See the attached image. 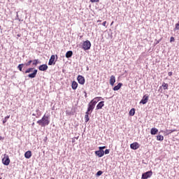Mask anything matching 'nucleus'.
Masks as SVG:
<instances>
[{
    "instance_id": "f257e3e1",
    "label": "nucleus",
    "mask_w": 179,
    "mask_h": 179,
    "mask_svg": "<svg viewBox=\"0 0 179 179\" xmlns=\"http://www.w3.org/2000/svg\"><path fill=\"white\" fill-rule=\"evenodd\" d=\"M101 99V97H95L89 103L87 112L91 113H93V110H94L96 104L100 101V99Z\"/></svg>"
},
{
    "instance_id": "f03ea898",
    "label": "nucleus",
    "mask_w": 179,
    "mask_h": 179,
    "mask_svg": "<svg viewBox=\"0 0 179 179\" xmlns=\"http://www.w3.org/2000/svg\"><path fill=\"white\" fill-rule=\"evenodd\" d=\"M36 122L41 127H47V125H50V116L44 115L41 120H38Z\"/></svg>"
},
{
    "instance_id": "7ed1b4c3",
    "label": "nucleus",
    "mask_w": 179,
    "mask_h": 179,
    "mask_svg": "<svg viewBox=\"0 0 179 179\" xmlns=\"http://www.w3.org/2000/svg\"><path fill=\"white\" fill-rule=\"evenodd\" d=\"M30 72H33L32 73H30ZM38 70L34 69V68H29L25 71V73H29L28 75V78H30L31 79H33L36 78V76L37 75Z\"/></svg>"
},
{
    "instance_id": "20e7f679",
    "label": "nucleus",
    "mask_w": 179,
    "mask_h": 179,
    "mask_svg": "<svg viewBox=\"0 0 179 179\" xmlns=\"http://www.w3.org/2000/svg\"><path fill=\"white\" fill-rule=\"evenodd\" d=\"M91 47L92 43H90V41H86L83 43V48L85 50V51L90 50Z\"/></svg>"
},
{
    "instance_id": "39448f33",
    "label": "nucleus",
    "mask_w": 179,
    "mask_h": 179,
    "mask_svg": "<svg viewBox=\"0 0 179 179\" xmlns=\"http://www.w3.org/2000/svg\"><path fill=\"white\" fill-rule=\"evenodd\" d=\"M152 176H153V172L152 171H148L142 174L141 178L142 179L150 178V177H152Z\"/></svg>"
},
{
    "instance_id": "423d86ee",
    "label": "nucleus",
    "mask_w": 179,
    "mask_h": 179,
    "mask_svg": "<svg viewBox=\"0 0 179 179\" xmlns=\"http://www.w3.org/2000/svg\"><path fill=\"white\" fill-rule=\"evenodd\" d=\"M2 163L4 164V166H9V164L10 163L9 156H8L6 154L4 155V157L2 159Z\"/></svg>"
},
{
    "instance_id": "0eeeda50",
    "label": "nucleus",
    "mask_w": 179,
    "mask_h": 179,
    "mask_svg": "<svg viewBox=\"0 0 179 179\" xmlns=\"http://www.w3.org/2000/svg\"><path fill=\"white\" fill-rule=\"evenodd\" d=\"M131 149H133V150H136V149H139L141 148V145L138 142H134L130 145Z\"/></svg>"
},
{
    "instance_id": "6e6552de",
    "label": "nucleus",
    "mask_w": 179,
    "mask_h": 179,
    "mask_svg": "<svg viewBox=\"0 0 179 179\" xmlns=\"http://www.w3.org/2000/svg\"><path fill=\"white\" fill-rule=\"evenodd\" d=\"M148 100H149V96L144 95L143 96V99L140 101V104H146V103H148Z\"/></svg>"
},
{
    "instance_id": "1a4fd4ad",
    "label": "nucleus",
    "mask_w": 179,
    "mask_h": 179,
    "mask_svg": "<svg viewBox=\"0 0 179 179\" xmlns=\"http://www.w3.org/2000/svg\"><path fill=\"white\" fill-rule=\"evenodd\" d=\"M77 80L80 85H85V77L82 76H78Z\"/></svg>"
},
{
    "instance_id": "9d476101",
    "label": "nucleus",
    "mask_w": 179,
    "mask_h": 179,
    "mask_svg": "<svg viewBox=\"0 0 179 179\" xmlns=\"http://www.w3.org/2000/svg\"><path fill=\"white\" fill-rule=\"evenodd\" d=\"M95 155H96L98 157H103L104 156V150H99L95 151Z\"/></svg>"
},
{
    "instance_id": "9b49d317",
    "label": "nucleus",
    "mask_w": 179,
    "mask_h": 179,
    "mask_svg": "<svg viewBox=\"0 0 179 179\" xmlns=\"http://www.w3.org/2000/svg\"><path fill=\"white\" fill-rule=\"evenodd\" d=\"M109 82H110V86H114V83H115V76H111L110 77Z\"/></svg>"
},
{
    "instance_id": "f8f14e48",
    "label": "nucleus",
    "mask_w": 179,
    "mask_h": 179,
    "mask_svg": "<svg viewBox=\"0 0 179 179\" xmlns=\"http://www.w3.org/2000/svg\"><path fill=\"white\" fill-rule=\"evenodd\" d=\"M39 71H47L48 69V66L47 64H42L38 67Z\"/></svg>"
},
{
    "instance_id": "ddd939ff",
    "label": "nucleus",
    "mask_w": 179,
    "mask_h": 179,
    "mask_svg": "<svg viewBox=\"0 0 179 179\" xmlns=\"http://www.w3.org/2000/svg\"><path fill=\"white\" fill-rule=\"evenodd\" d=\"M104 107V101L99 102L96 106V110H101Z\"/></svg>"
},
{
    "instance_id": "4468645a",
    "label": "nucleus",
    "mask_w": 179,
    "mask_h": 179,
    "mask_svg": "<svg viewBox=\"0 0 179 179\" xmlns=\"http://www.w3.org/2000/svg\"><path fill=\"white\" fill-rule=\"evenodd\" d=\"M55 61V55H52L49 59L48 65H52Z\"/></svg>"
},
{
    "instance_id": "2eb2a0df",
    "label": "nucleus",
    "mask_w": 179,
    "mask_h": 179,
    "mask_svg": "<svg viewBox=\"0 0 179 179\" xmlns=\"http://www.w3.org/2000/svg\"><path fill=\"white\" fill-rule=\"evenodd\" d=\"M122 86V83H120L117 84V85L115 86L113 88V90H114L115 92H117V90H120V89H121Z\"/></svg>"
},
{
    "instance_id": "dca6fc26",
    "label": "nucleus",
    "mask_w": 179,
    "mask_h": 179,
    "mask_svg": "<svg viewBox=\"0 0 179 179\" xmlns=\"http://www.w3.org/2000/svg\"><path fill=\"white\" fill-rule=\"evenodd\" d=\"M25 159H30L31 157V151L28 150L24 153Z\"/></svg>"
},
{
    "instance_id": "f3484780",
    "label": "nucleus",
    "mask_w": 179,
    "mask_h": 179,
    "mask_svg": "<svg viewBox=\"0 0 179 179\" xmlns=\"http://www.w3.org/2000/svg\"><path fill=\"white\" fill-rule=\"evenodd\" d=\"M71 87L73 90H76V89H78V83H76V81H73L71 84Z\"/></svg>"
},
{
    "instance_id": "a211bd4d",
    "label": "nucleus",
    "mask_w": 179,
    "mask_h": 179,
    "mask_svg": "<svg viewBox=\"0 0 179 179\" xmlns=\"http://www.w3.org/2000/svg\"><path fill=\"white\" fill-rule=\"evenodd\" d=\"M157 132H159V130L156 128H152L151 131H150V134L151 135H156V134H157Z\"/></svg>"
},
{
    "instance_id": "6ab92c4d",
    "label": "nucleus",
    "mask_w": 179,
    "mask_h": 179,
    "mask_svg": "<svg viewBox=\"0 0 179 179\" xmlns=\"http://www.w3.org/2000/svg\"><path fill=\"white\" fill-rule=\"evenodd\" d=\"M92 114L90 112H86L85 115V122H89V115Z\"/></svg>"
},
{
    "instance_id": "aec40b11",
    "label": "nucleus",
    "mask_w": 179,
    "mask_h": 179,
    "mask_svg": "<svg viewBox=\"0 0 179 179\" xmlns=\"http://www.w3.org/2000/svg\"><path fill=\"white\" fill-rule=\"evenodd\" d=\"M72 55H73V52L71 50H69L66 53V58H71Z\"/></svg>"
},
{
    "instance_id": "412c9836",
    "label": "nucleus",
    "mask_w": 179,
    "mask_h": 179,
    "mask_svg": "<svg viewBox=\"0 0 179 179\" xmlns=\"http://www.w3.org/2000/svg\"><path fill=\"white\" fill-rule=\"evenodd\" d=\"M162 87H163L164 90H167L169 89V84L163 83Z\"/></svg>"
},
{
    "instance_id": "4be33fe9",
    "label": "nucleus",
    "mask_w": 179,
    "mask_h": 179,
    "mask_svg": "<svg viewBox=\"0 0 179 179\" xmlns=\"http://www.w3.org/2000/svg\"><path fill=\"white\" fill-rule=\"evenodd\" d=\"M129 115H131V117H134V115H135V108H131L129 110Z\"/></svg>"
},
{
    "instance_id": "5701e85b",
    "label": "nucleus",
    "mask_w": 179,
    "mask_h": 179,
    "mask_svg": "<svg viewBox=\"0 0 179 179\" xmlns=\"http://www.w3.org/2000/svg\"><path fill=\"white\" fill-rule=\"evenodd\" d=\"M23 66H24V64H21L17 66V69L22 72L23 71Z\"/></svg>"
},
{
    "instance_id": "b1692460",
    "label": "nucleus",
    "mask_w": 179,
    "mask_h": 179,
    "mask_svg": "<svg viewBox=\"0 0 179 179\" xmlns=\"http://www.w3.org/2000/svg\"><path fill=\"white\" fill-rule=\"evenodd\" d=\"M9 118H10V115L6 116L4 117V119L3 120V124H6V122H7V121H8V120H9Z\"/></svg>"
},
{
    "instance_id": "393cba45",
    "label": "nucleus",
    "mask_w": 179,
    "mask_h": 179,
    "mask_svg": "<svg viewBox=\"0 0 179 179\" xmlns=\"http://www.w3.org/2000/svg\"><path fill=\"white\" fill-rule=\"evenodd\" d=\"M164 137L162 135L157 136V141H164Z\"/></svg>"
},
{
    "instance_id": "a878e982",
    "label": "nucleus",
    "mask_w": 179,
    "mask_h": 179,
    "mask_svg": "<svg viewBox=\"0 0 179 179\" xmlns=\"http://www.w3.org/2000/svg\"><path fill=\"white\" fill-rule=\"evenodd\" d=\"M32 64L34 65V66H37V65L38 64V59H34V61H32Z\"/></svg>"
},
{
    "instance_id": "bb28decb",
    "label": "nucleus",
    "mask_w": 179,
    "mask_h": 179,
    "mask_svg": "<svg viewBox=\"0 0 179 179\" xmlns=\"http://www.w3.org/2000/svg\"><path fill=\"white\" fill-rule=\"evenodd\" d=\"M31 62H33V60H29L28 62L25 64L26 66H30Z\"/></svg>"
},
{
    "instance_id": "cd10ccee",
    "label": "nucleus",
    "mask_w": 179,
    "mask_h": 179,
    "mask_svg": "<svg viewBox=\"0 0 179 179\" xmlns=\"http://www.w3.org/2000/svg\"><path fill=\"white\" fill-rule=\"evenodd\" d=\"M168 134H173V132H176V130H166Z\"/></svg>"
},
{
    "instance_id": "c85d7f7f",
    "label": "nucleus",
    "mask_w": 179,
    "mask_h": 179,
    "mask_svg": "<svg viewBox=\"0 0 179 179\" xmlns=\"http://www.w3.org/2000/svg\"><path fill=\"white\" fill-rule=\"evenodd\" d=\"M175 30H179V21L178 23L176 24Z\"/></svg>"
},
{
    "instance_id": "c756f323",
    "label": "nucleus",
    "mask_w": 179,
    "mask_h": 179,
    "mask_svg": "<svg viewBox=\"0 0 179 179\" xmlns=\"http://www.w3.org/2000/svg\"><path fill=\"white\" fill-rule=\"evenodd\" d=\"M101 174H103V171H99L96 173V176H101Z\"/></svg>"
},
{
    "instance_id": "7c9ffc66",
    "label": "nucleus",
    "mask_w": 179,
    "mask_h": 179,
    "mask_svg": "<svg viewBox=\"0 0 179 179\" xmlns=\"http://www.w3.org/2000/svg\"><path fill=\"white\" fill-rule=\"evenodd\" d=\"M102 25H103L104 27H107V21H104V22L102 23Z\"/></svg>"
},
{
    "instance_id": "2f4dec72",
    "label": "nucleus",
    "mask_w": 179,
    "mask_h": 179,
    "mask_svg": "<svg viewBox=\"0 0 179 179\" xmlns=\"http://www.w3.org/2000/svg\"><path fill=\"white\" fill-rule=\"evenodd\" d=\"M176 39L174 38V37L171 36L170 38V43H173V41H175Z\"/></svg>"
},
{
    "instance_id": "473e14b6",
    "label": "nucleus",
    "mask_w": 179,
    "mask_h": 179,
    "mask_svg": "<svg viewBox=\"0 0 179 179\" xmlns=\"http://www.w3.org/2000/svg\"><path fill=\"white\" fill-rule=\"evenodd\" d=\"M100 0H90V2H92V3H94V2H99Z\"/></svg>"
},
{
    "instance_id": "72a5a7b5",
    "label": "nucleus",
    "mask_w": 179,
    "mask_h": 179,
    "mask_svg": "<svg viewBox=\"0 0 179 179\" xmlns=\"http://www.w3.org/2000/svg\"><path fill=\"white\" fill-rule=\"evenodd\" d=\"M104 153L105 155H108V153H110V150H106Z\"/></svg>"
},
{
    "instance_id": "f704fd0d",
    "label": "nucleus",
    "mask_w": 179,
    "mask_h": 179,
    "mask_svg": "<svg viewBox=\"0 0 179 179\" xmlns=\"http://www.w3.org/2000/svg\"><path fill=\"white\" fill-rule=\"evenodd\" d=\"M103 149H106V146L99 147V150H103Z\"/></svg>"
},
{
    "instance_id": "c9c22d12",
    "label": "nucleus",
    "mask_w": 179,
    "mask_h": 179,
    "mask_svg": "<svg viewBox=\"0 0 179 179\" xmlns=\"http://www.w3.org/2000/svg\"><path fill=\"white\" fill-rule=\"evenodd\" d=\"M168 75L169 76H173V72H169Z\"/></svg>"
},
{
    "instance_id": "e433bc0d",
    "label": "nucleus",
    "mask_w": 179,
    "mask_h": 179,
    "mask_svg": "<svg viewBox=\"0 0 179 179\" xmlns=\"http://www.w3.org/2000/svg\"><path fill=\"white\" fill-rule=\"evenodd\" d=\"M72 143H75V138H72Z\"/></svg>"
},
{
    "instance_id": "4c0bfd02",
    "label": "nucleus",
    "mask_w": 179,
    "mask_h": 179,
    "mask_svg": "<svg viewBox=\"0 0 179 179\" xmlns=\"http://www.w3.org/2000/svg\"><path fill=\"white\" fill-rule=\"evenodd\" d=\"M0 141H3V137H2L1 136H0Z\"/></svg>"
},
{
    "instance_id": "58836bf2",
    "label": "nucleus",
    "mask_w": 179,
    "mask_h": 179,
    "mask_svg": "<svg viewBox=\"0 0 179 179\" xmlns=\"http://www.w3.org/2000/svg\"><path fill=\"white\" fill-rule=\"evenodd\" d=\"M40 115H41V113H38V116H36V118H38V117H40Z\"/></svg>"
},
{
    "instance_id": "ea45409f",
    "label": "nucleus",
    "mask_w": 179,
    "mask_h": 179,
    "mask_svg": "<svg viewBox=\"0 0 179 179\" xmlns=\"http://www.w3.org/2000/svg\"><path fill=\"white\" fill-rule=\"evenodd\" d=\"M22 35L20 34H18L17 35V37H20Z\"/></svg>"
},
{
    "instance_id": "a19ab883",
    "label": "nucleus",
    "mask_w": 179,
    "mask_h": 179,
    "mask_svg": "<svg viewBox=\"0 0 179 179\" xmlns=\"http://www.w3.org/2000/svg\"><path fill=\"white\" fill-rule=\"evenodd\" d=\"M100 22H101V20H97V23Z\"/></svg>"
},
{
    "instance_id": "79ce46f5",
    "label": "nucleus",
    "mask_w": 179,
    "mask_h": 179,
    "mask_svg": "<svg viewBox=\"0 0 179 179\" xmlns=\"http://www.w3.org/2000/svg\"><path fill=\"white\" fill-rule=\"evenodd\" d=\"M32 115H33L34 117H36V114H34V113H33Z\"/></svg>"
},
{
    "instance_id": "37998d69",
    "label": "nucleus",
    "mask_w": 179,
    "mask_h": 179,
    "mask_svg": "<svg viewBox=\"0 0 179 179\" xmlns=\"http://www.w3.org/2000/svg\"><path fill=\"white\" fill-rule=\"evenodd\" d=\"M113 23H114V22H112V23H111V26H112Z\"/></svg>"
},
{
    "instance_id": "c03bdc74",
    "label": "nucleus",
    "mask_w": 179,
    "mask_h": 179,
    "mask_svg": "<svg viewBox=\"0 0 179 179\" xmlns=\"http://www.w3.org/2000/svg\"><path fill=\"white\" fill-rule=\"evenodd\" d=\"M51 179H55V178H51Z\"/></svg>"
},
{
    "instance_id": "a18cd8bd",
    "label": "nucleus",
    "mask_w": 179,
    "mask_h": 179,
    "mask_svg": "<svg viewBox=\"0 0 179 179\" xmlns=\"http://www.w3.org/2000/svg\"><path fill=\"white\" fill-rule=\"evenodd\" d=\"M32 125H34V122L32 124Z\"/></svg>"
},
{
    "instance_id": "49530a36",
    "label": "nucleus",
    "mask_w": 179,
    "mask_h": 179,
    "mask_svg": "<svg viewBox=\"0 0 179 179\" xmlns=\"http://www.w3.org/2000/svg\"><path fill=\"white\" fill-rule=\"evenodd\" d=\"M0 179H2V178H0Z\"/></svg>"
},
{
    "instance_id": "de8ad7c7",
    "label": "nucleus",
    "mask_w": 179,
    "mask_h": 179,
    "mask_svg": "<svg viewBox=\"0 0 179 179\" xmlns=\"http://www.w3.org/2000/svg\"><path fill=\"white\" fill-rule=\"evenodd\" d=\"M0 29H1V25H0Z\"/></svg>"
}]
</instances>
